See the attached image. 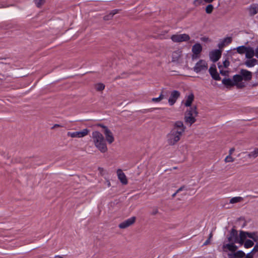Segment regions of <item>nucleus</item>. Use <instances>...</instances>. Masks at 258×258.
Here are the masks:
<instances>
[{
	"mask_svg": "<svg viewBox=\"0 0 258 258\" xmlns=\"http://www.w3.org/2000/svg\"><path fill=\"white\" fill-rule=\"evenodd\" d=\"M186 126L182 121L178 120L173 123V127L167 135V142L169 145H175L185 132Z\"/></svg>",
	"mask_w": 258,
	"mask_h": 258,
	"instance_id": "obj_1",
	"label": "nucleus"
},
{
	"mask_svg": "<svg viewBox=\"0 0 258 258\" xmlns=\"http://www.w3.org/2000/svg\"><path fill=\"white\" fill-rule=\"evenodd\" d=\"M92 139L95 146L102 153L107 151L106 141L103 135L98 131H94L92 134Z\"/></svg>",
	"mask_w": 258,
	"mask_h": 258,
	"instance_id": "obj_2",
	"label": "nucleus"
},
{
	"mask_svg": "<svg viewBox=\"0 0 258 258\" xmlns=\"http://www.w3.org/2000/svg\"><path fill=\"white\" fill-rule=\"evenodd\" d=\"M198 112L197 106H194L192 107H190L185 112L184 116L185 122L187 124H189V126H191L196 121V117L198 116Z\"/></svg>",
	"mask_w": 258,
	"mask_h": 258,
	"instance_id": "obj_3",
	"label": "nucleus"
},
{
	"mask_svg": "<svg viewBox=\"0 0 258 258\" xmlns=\"http://www.w3.org/2000/svg\"><path fill=\"white\" fill-rule=\"evenodd\" d=\"M98 125L104 129L103 133L107 142L110 144L112 143L114 141V138L111 131L107 126L103 124H99Z\"/></svg>",
	"mask_w": 258,
	"mask_h": 258,
	"instance_id": "obj_4",
	"label": "nucleus"
},
{
	"mask_svg": "<svg viewBox=\"0 0 258 258\" xmlns=\"http://www.w3.org/2000/svg\"><path fill=\"white\" fill-rule=\"evenodd\" d=\"M89 133V130L87 128H85L79 132H68L67 136L73 138H80L87 136Z\"/></svg>",
	"mask_w": 258,
	"mask_h": 258,
	"instance_id": "obj_5",
	"label": "nucleus"
},
{
	"mask_svg": "<svg viewBox=\"0 0 258 258\" xmlns=\"http://www.w3.org/2000/svg\"><path fill=\"white\" fill-rule=\"evenodd\" d=\"M171 39L173 42H181L188 41L190 39V37L186 34H176L173 35Z\"/></svg>",
	"mask_w": 258,
	"mask_h": 258,
	"instance_id": "obj_6",
	"label": "nucleus"
},
{
	"mask_svg": "<svg viewBox=\"0 0 258 258\" xmlns=\"http://www.w3.org/2000/svg\"><path fill=\"white\" fill-rule=\"evenodd\" d=\"M208 68L207 63L204 60H200L194 68V71L198 73L203 71H206Z\"/></svg>",
	"mask_w": 258,
	"mask_h": 258,
	"instance_id": "obj_7",
	"label": "nucleus"
},
{
	"mask_svg": "<svg viewBox=\"0 0 258 258\" xmlns=\"http://www.w3.org/2000/svg\"><path fill=\"white\" fill-rule=\"evenodd\" d=\"M193 54L192 55V59H195L199 57V54L202 51V46L200 43H197L192 47L191 49Z\"/></svg>",
	"mask_w": 258,
	"mask_h": 258,
	"instance_id": "obj_8",
	"label": "nucleus"
},
{
	"mask_svg": "<svg viewBox=\"0 0 258 258\" xmlns=\"http://www.w3.org/2000/svg\"><path fill=\"white\" fill-rule=\"evenodd\" d=\"M136 218L132 217L120 223L118 227L120 229H125L133 225L136 221Z\"/></svg>",
	"mask_w": 258,
	"mask_h": 258,
	"instance_id": "obj_9",
	"label": "nucleus"
},
{
	"mask_svg": "<svg viewBox=\"0 0 258 258\" xmlns=\"http://www.w3.org/2000/svg\"><path fill=\"white\" fill-rule=\"evenodd\" d=\"M180 93L177 90H174L171 92L170 97L168 99V103L172 106L176 102L177 99L179 97Z\"/></svg>",
	"mask_w": 258,
	"mask_h": 258,
	"instance_id": "obj_10",
	"label": "nucleus"
},
{
	"mask_svg": "<svg viewBox=\"0 0 258 258\" xmlns=\"http://www.w3.org/2000/svg\"><path fill=\"white\" fill-rule=\"evenodd\" d=\"M239 74L242 80L249 81L252 79V73L245 69H241Z\"/></svg>",
	"mask_w": 258,
	"mask_h": 258,
	"instance_id": "obj_11",
	"label": "nucleus"
},
{
	"mask_svg": "<svg viewBox=\"0 0 258 258\" xmlns=\"http://www.w3.org/2000/svg\"><path fill=\"white\" fill-rule=\"evenodd\" d=\"M211 60L215 62L217 61L221 56V51L218 49L215 50L211 51L209 54Z\"/></svg>",
	"mask_w": 258,
	"mask_h": 258,
	"instance_id": "obj_12",
	"label": "nucleus"
},
{
	"mask_svg": "<svg viewBox=\"0 0 258 258\" xmlns=\"http://www.w3.org/2000/svg\"><path fill=\"white\" fill-rule=\"evenodd\" d=\"M209 73L211 75L212 78L216 81H219L221 80V77H220L219 74L217 71V69L215 65L213 66H211L209 69Z\"/></svg>",
	"mask_w": 258,
	"mask_h": 258,
	"instance_id": "obj_13",
	"label": "nucleus"
},
{
	"mask_svg": "<svg viewBox=\"0 0 258 258\" xmlns=\"http://www.w3.org/2000/svg\"><path fill=\"white\" fill-rule=\"evenodd\" d=\"M229 242H238V233L237 231L232 228L230 231V235L227 237Z\"/></svg>",
	"mask_w": 258,
	"mask_h": 258,
	"instance_id": "obj_14",
	"label": "nucleus"
},
{
	"mask_svg": "<svg viewBox=\"0 0 258 258\" xmlns=\"http://www.w3.org/2000/svg\"><path fill=\"white\" fill-rule=\"evenodd\" d=\"M230 243L224 244L223 245V249L224 251H226L225 249H228L229 251L232 252H235L237 249V246L234 244L235 242H230Z\"/></svg>",
	"mask_w": 258,
	"mask_h": 258,
	"instance_id": "obj_15",
	"label": "nucleus"
},
{
	"mask_svg": "<svg viewBox=\"0 0 258 258\" xmlns=\"http://www.w3.org/2000/svg\"><path fill=\"white\" fill-rule=\"evenodd\" d=\"M118 179L123 184H126L127 180L124 173L121 169H118L117 171Z\"/></svg>",
	"mask_w": 258,
	"mask_h": 258,
	"instance_id": "obj_16",
	"label": "nucleus"
},
{
	"mask_svg": "<svg viewBox=\"0 0 258 258\" xmlns=\"http://www.w3.org/2000/svg\"><path fill=\"white\" fill-rule=\"evenodd\" d=\"M245 256V253L242 250H238L236 252H235L234 253L228 254V256L229 258H244Z\"/></svg>",
	"mask_w": 258,
	"mask_h": 258,
	"instance_id": "obj_17",
	"label": "nucleus"
},
{
	"mask_svg": "<svg viewBox=\"0 0 258 258\" xmlns=\"http://www.w3.org/2000/svg\"><path fill=\"white\" fill-rule=\"evenodd\" d=\"M194 95L193 93H190L186 96V100L184 103V105L186 107H190L194 100Z\"/></svg>",
	"mask_w": 258,
	"mask_h": 258,
	"instance_id": "obj_18",
	"label": "nucleus"
},
{
	"mask_svg": "<svg viewBox=\"0 0 258 258\" xmlns=\"http://www.w3.org/2000/svg\"><path fill=\"white\" fill-rule=\"evenodd\" d=\"M255 55L254 50L251 47H247V49L245 52V57L248 59L252 58Z\"/></svg>",
	"mask_w": 258,
	"mask_h": 258,
	"instance_id": "obj_19",
	"label": "nucleus"
},
{
	"mask_svg": "<svg viewBox=\"0 0 258 258\" xmlns=\"http://www.w3.org/2000/svg\"><path fill=\"white\" fill-rule=\"evenodd\" d=\"M222 84L224 85L227 88H230L234 86V84L232 80L229 78H224L222 81Z\"/></svg>",
	"mask_w": 258,
	"mask_h": 258,
	"instance_id": "obj_20",
	"label": "nucleus"
},
{
	"mask_svg": "<svg viewBox=\"0 0 258 258\" xmlns=\"http://www.w3.org/2000/svg\"><path fill=\"white\" fill-rule=\"evenodd\" d=\"M258 62V60L256 59L255 58H251L249 60H247L245 62V64L247 67H252L256 65Z\"/></svg>",
	"mask_w": 258,
	"mask_h": 258,
	"instance_id": "obj_21",
	"label": "nucleus"
},
{
	"mask_svg": "<svg viewBox=\"0 0 258 258\" xmlns=\"http://www.w3.org/2000/svg\"><path fill=\"white\" fill-rule=\"evenodd\" d=\"M249 15L253 16L258 12V7L255 5H251L248 9Z\"/></svg>",
	"mask_w": 258,
	"mask_h": 258,
	"instance_id": "obj_22",
	"label": "nucleus"
},
{
	"mask_svg": "<svg viewBox=\"0 0 258 258\" xmlns=\"http://www.w3.org/2000/svg\"><path fill=\"white\" fill-rule=\"evenodd\" d=\"M118 11L119 10H117V9L112 10L111 12H110V13L108 15H105L103 17V19L105 21H108V20L111 19L114 15L118 13Z\"/></svg>",
	"mask_w": 258,
	"mask_h": 258,
	"instance_id": "obj_23",
	"label": "nucleus"
},
{
	"mask_svg": "<svg viewBox=\"0 0 258 258\" xmlns=\"http://www.w3.org/2000/svg\"><path fill=\"white\" fill-rule=\"evenodd\" d=\"M247 236L248 237L251 238L255 242H257L258 241V235L256 232H247Z\"/></svg>",
	"mask_w": 258,
	"mask_h": 258,
	"instance_id": "obj_24",
	"label": "nucleus"
},
{
	"mask_svg": "<svg viewBox=\"0 0 258 258\" xmlns=\"http://www.w3.org/2000/svg\"><path fill=\"white\" fill-rule=\"evenodd\" d=\"M232 81L234 84V86L238 83L241 82L242 81V80L240 74L238 75H234L233 76Z\"/></svg>",
	"mask_w": 258,
	"mask_h": 258,
	"instance_id": "obj_25",
	"label": "nucleus"
},
{
	"mask_svg": "<svg viewBox=\"0 0 258 258\" xmlns=\"http://www.w3.org/2000/svg\"><path fill=\"white\" fill-rule=\"evenodd\" d=\"M247 49V47H246L243 45L238 46L236 48L237 52L240 54H242L245 53Z\"/></svg>",
	"mask_w": 258,
	"mask_h": 258,
	"instance_id": "obj_26",
	"label": "nucleus"
},
{
	"mask_svg": "<svg viewBox=\"0 0 258 258\" xmlns=\"http://www.w3.org/2000/svg\"><path fill=\"white\" fill-rule=\"evenodd\" d=\"M248 157L250 158H255L258 157V148H256L254 151L250 152L248 154Z\"/></svg>",
	"mask_w": 258,
	"mask_h": 258,
	"instance_id": "obj_27",
	"label": "nucleus"
},
{
	"mask_svg": "<svg viewBox=\"0 0 258 258\" xmlns=\"http://www.w3.org/2000/svg\"><path fill=\"white\" fill-rule=\"evenodd\" d=\"M254 245V243L252 241L249 239H247L245 241L244 243V246L246 248H248L252 247Z\"/></svg>",
	"mask_w": 258,
	"mask_h": 258,
	"instance_id": "obj_28",
	"label": "nucleus"
},
{
	"mask_svg": "<svg viewBox=\"0 0 258 258\" xmlns=\"http://www.w3.org/2000/svg\"><path fill=\"white\" fill-rule=\"evenodd\" d=\"M242 200V198H241L240 197H234V198H232L230 200V204L237 203L241 202Z\"/></svg>",
	"mask_w": 258,
	"mask_h": 258,
	"instance_id": "obj_29",
	"label": "nucleus"
},
{
	"mask_svg": "<svg viewBox=\"0 0 258 258\" xmlns=\"http://www.w3.org/2000/svg\"><path fill=\"white\" fill-rule=\"evenodd\" d=\"M179 54L177 52H174L172 55V61L175 62L177 61L179 58Z\"/></svg>",
	"mask_w": 258,
	"mask_h": 258,
	"instance_id": "obj_30",
	"label": "nucleus"
},
{
	"mask_svg": "<svg viewBox=\"0 0 258 258\" xmlns=\"http://www.w3.org/2000/svg\"><path fill=\"white\" fill-rule=\"evenodd\" d=\"M214 7L212 5L209 4L206 8V12L208 14H211L213 11Z\"/></svg>",
	"mask_w": 258,
	"mask_h": 258,
	"instance_id": "obj_31",
	"label": "nucleus"
},
{
	"mask_svg": "<svg viewBox=\"0 0 258 258\" xmlns=\"http://www.w3.org/2000/svg\"><path fill=\"white\" fill-rule=\"evenodd\" d=\"M105 85L102 83H98L96 85V89L97 91H100L104 90Z\"/></svg>",
	"mask_w": 258,
	"mask_h": 258,
	"instance_id": "obj_32",
	"label": "nucleus"
},
{
	"mask_svg": "<svg viewBox=\"0 0 258 258\" xmlns=\"http://www.w3.org/2000/svg\"><path fill=\"white\" fill-rule=\"evenodd\" d=\"M34 3L36 6L39 8L44 4L45 0H34Z\"/></svg>",
	"mask_w": 258,
	"mask_h": 258,
	"instance_id": "obj_33",
	"label": "nucleus"
},
{
	"mask_svg": "<svg viewBox=\"0 0 258 258\" xmlns=\"http://www.w3.org/2000/svg\"><path fill=\"white\" fill-rule=\"evenodd\" d=\"M247 232L240 231V234H239L240 239H243L245 240L246 239V237H247Z\"/></svg>",
	"mask_w": 258,
	"mask_h": 258,
	"instance_id": "obj_34",
	"label": "nucleus"
},
{
	"mask_svg": "<svg viewBox=\"0 0 258 258\" xmlns=\"http://www.w3.org/2000/svg\"><path fill=\"white\" fill-rule=\"evenodd\" d=\"M232 38L231 37H227L222 40V41L226 44H228L231 43Z\"/></svg>",
	"mask_w": 258,
	"mask_h": 258,
	"instance_id": "obj_35",
	"label": "nucleus"
},
{
	"mask_svg": "<svg viewBox=\"0 0 258 258\" xmlns=\"http://www.w3.org/2000/svg\"><path fill=\"white\" fill-rule=\"evenodd\" d=\"M213 237V233H212V232H211L210 234H209V238H208V239L207 240H206V241L203 244V245H208L210 243V241H211V238H212Z\"/></svg>",
	"mask_w": 258,
	"mask_h": 258,
	"instance_id": "obj_36",
	"label": "nucleus"
},
{
	"mask_svg": "<svg viewBox=\"0 0 258 258\" xmlns=\"http://www.w3.org/2000/svg\"><path fill=\"white\" fill-rule=\"evenodd\" d=\"M234 160V159L231 157V155H229L227 156L225 159V161L226 162H233Z\"/></svg>",
	"mask_w": 258,
	"mask_h": 258,
	"instance_id": "obj_37",
	"label": "nucleus"
},
{
	"mask_svg": "<svg viewBox=\"0 0 258 258\" xmlns=\"http://www.w3.org/2000/svg\"><path fill=\"white\" fill-rule=\"evenodd\" d=\"M158 213V210L157 208H154L151 213V215L154 216Z\"/></svg>",
	"mask_w": 258,
	"mask_h": 258,
	"instance_id": "obj_38",
	"label": "nucleus"
},
{
	"mask_svg": "<svg viewBox=\"0 0 258 258\" xmlns=\"http://www.w3.org/2000/svg\"><path fill=\"white\" fill-rule=\"evenodd\" d=\"M202 3V0H195L194 1V5L195 6H198L199 5H200Z\"/></svg>",
	"mask_w": 258,
	"mask_h": 258,
	"instance_id": "obj_39",
	"label": "nucleus"
},
{
	"mask_svg": "<svg viewBox=\"0 0 258 258\" xmlns=\"http://www.w3.org/2000/svg\"><path fill=\"white\" fill-rule=\"evenodd\" d=\"M235 86H236L237 88H242L245 87V85L243 83L241 82L238 83Z\"/></svg>",
	"mask_w": 258,
	"mask_h": 258,
	"instance_id": "obj_40",
	"label": "nucleus"
},
{
	"mask_svg": "<svg viewBox=\"0 0 258 258\" xmlns=\"http://www.w3.org/2000/svg\"><path fill=\"white\" fill-rule=\"evenodd\" d=\"M223 63L224 68H227L230 64V62L228 60L226 59L223 61Z\"/></svg>",
	"mask_w": 258,
	"mask_h": 258,
	"instance_id": "obj_41",
	"label": "nucleus"
},
{
	"mask_svg": "<svg viewBox=\"0 0 258 258\" xmlns=\"http://www.w3.org/2000/svg\"><path fill=\"white\" fill-rule=\"evenodd\" d=\"M258 251V243H256L251 250V252H255Z\"/></svg>",
	"mask_w": 258,
	"mask_h": 258,
	"instance_id": "obj_42",
	"label": "nucleus"
},
{
	"mask_svg": "<svg viewBox=\"0 0 258 258\" xmlns=\"http://www.w3.org/2000/svg\"><path fill=\"white\" fill-rule=\"evenodd\" d=\"M225 46V43H224L222 41L219 43L218 45V46L219 48H222Z\"/></svg>",
	"mask_w": 258,
	"mask_h": 258,
	"instance_id": "obj_43",
	"label": "nucleus"
},
{
	"mask_svg": "<svg viewBox=\"0 0 258 258\" xmlns=\"http://www.w3.org/2000/svg\"><path fill=\"white\" fill-rule=\"evenodd\" d=\"M220 73L222 75H223V76H226V75H227L228 72H227V71H224V70H220Z\"/></svg>",
	"mask_w": 258,
	"mask_h": 258,
	"instance_id": "obj_44",
	"label": "nucleus"
},
{
	"mask_svg": "<svg viewBox=\"0 0 258 258\" xmlns=\"http://www.w3.org/2000/svg\"><path fill=\"white\" fill-rule=\"evenodd\" d=\"M152 101L153 102H159L161 101V100L159 99V98H153L152 99Z\"/></svg>",
	"mask_w": 258,
	"mask_h": 258,
	"instance_id": "obj_45",
	"label": "nucleus"
},
{
	"mask_svg": "<svg viewBox=\"0 0 258 258\" xmlns=\"http://www.w3.org/2000/svg\"><path fill=\"white\" fill-rule=\"evenodd\" d=\"M253 252H251V251L248 253H247L246 255V256L244 258H253Z\"/></svg>",
	"mask_w": 258,
	"mask_h": 258,
	"instance_id": "obj_46",
	"label": "nucleus"
},
{
	"mask_svg": "<svg viewBox=\"0 0 258 258\" xmlns=\"http://www.w3.org/2000/svg\"><path fill=\"white\" fill-rule=\"evenodd\" d=\"M62 126L60 124H55L51 128L52 129H54L55 128V127H62Z\"/></svg>",
	"mask_w": 258,
	"mask_h": 258,
	"instance_id": "obj_47",
	"label": "nucleus"
},
{
	"mask_svg": "<svg viewBox=\"0 0 258 258\" xmlns=\"http://www.w3.org/2000/svg\"><path fill=\"white\" fill-rule=\"evenodd\" d=\"M201 40L203 41H204V42H207L209 40V38L208 37H202L201 38Z\"/></svg>",
	"mask_w": 258,
	"mask_h": 258,
	"instance_id": "obj_48",
	"label": "nucleus"
},
{
	"mask_svg": "<svg viewBox=\"0 0 258 258\" xmlns=\"http://www.w3.org/2000/svg\"><path fill=\"white\" fill-rule=\"evenodd\" d=\"M254 53L255 56L258 58V46L256 48Z\"/></svg>",
	"mask_w": 258,
	"mask_h": 258,
	"instance_id": "obj_49",
	"label": "nucleus"
},
{
	"mask_svg": "<svg viewBox=\"0 0 258 258\" xmlns=\"http://www.w3.org/2000/svg\"><path fill=\"white\" fill-rule=\"evenodd\" d=\"M158 98H159V99L161 100V101L164 98V95L163 94V92H162L161 93V94L159 95V96L158 97Z\"/></svg>",
	"mask_w": 258,
	"mask_h": 258,
	"instance_id": "obj_50",
	"label": "nucleus"
},
{
	"mask_svg": "<svg viewBox=\"0 0 258 258\" xmlns=\"http://www.w3.org/2000/svg\"><path fill=\"white\" fill-rule=\"evenodd\" d=\"M235 151V149L232 148H231L229 150V155H231L233 153V152Z\"/></svg>",
	"mask_w": 258,
	"mask_h": 258,
	"instance_id": "obj_51",
	"label": "nucleus"
},
{
	"mask_svg": "<svg viewBox=\"0 0 258 258\" xmlns=\"http://www.w3.org/2000/svg\"><path fill=\"white\" fill-rule=\"evenodd\" d=\"M244 239H240L239 240L238 239V243L242 244L244 243Z\"/></svg>",
	"mask_w": 258,
	"mask_h": 258,
	"instance_id": "obj_52",
	"label": "nucleus"
},
{
	"mask_svg": "<svg viewBox=\"0 0 258 258\" xmlns=\"http://www.w3.org/2000/svg\"><path fill=\"white\" fill-rule=\"evenodd\" d=\"M184 186H181L179 188H178L177 191H176V193H178L179 192V191H181L183 188H184Z\"/></svg>",
	"mask_w": 258,
	"mask_h": 258,
	"instance_id": "obj_53",
	"label": "nucleus"
},
{
	"mask_svg": "<svg viewBox=\"0 0 258 258\" xmlns=\"http://www.w3.org/2000/svg\"><path fill=\"white\" fill-rule=\"evenodd\" d=\"M1 59H6V58H1L0 60H1ZM0 63H4V62L0 61Z\"/></svg>",
	"mask_w": 258,
	"mask_h": 258,
	"instance_id": "obj_54",
	"label": "nucleus"
},
{
	"mask_svg": "<svg viewBox=\"0 0 258 258\" xmlns=\"http://www.w3.org/2000/svg\"><path fill=\"white\" fill-rule=\"evenodd\" d=\"M222 65H219V64H218V68H219L220 69H221L222 68Z\"/></svg>",
	"mask_w": 258,
	"mask_h": 258,
	"instance_id": "obj_55",
	"label": "nucleus"
},
{
	"mask_svg": "<svg viewBox=\"0 0 258 258\" xmlns=\"http://www.w3.org/2000/svg\"><path fill=\"white\" fill-rule=\"evenodd\" d=\"M177 194V193H176V192H175L174 194H173L172 195V197H174L176 196V195Z\"/></svg>",
	"mask_w": 258,
	"mask_h": 258,
	"instance_id": "obj_56",
	"label": "nucleus"
}]
</instances>
